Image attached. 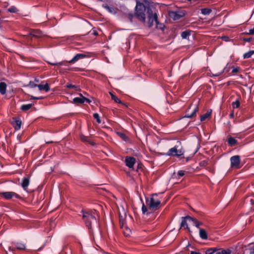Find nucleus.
<instances>
[{"label": "nucleus", "mask_w": 254, "mask_h": 254, "mask_svg": "<svg viewBox=\"0 0 254 254\" xmlns=\"http://www.w3.org/2000/svg\"><path fill=\"white\" fill-rule=\"evenodd\" d=\"M82 219L86 226L89 230V233H93L92 226L97 225L98 221L96 218V211L95 210H82L81 211Z\"/></svg>", "instance_id": "1"}, {"label": "nucleus", "mask_w": 254, "mask_h": 254, "mask_svg": "<svg viewBox=\"0 0 254 254\" xmlns=\"http://www.w3.org/2000/svg\"><path fill=\"white\" fill-rule=\"evenodd\" d=\"M151 9L149 6H145L143 3L137 1L135 6V16L136 18L142 22H145L147 11Z\"/></svg>", "instance_id": "2"}, {"label": "nucleus", "mask_w": 254, "mask_h": 254, "mask_svg": "<svg viewBox=\"0 0 254 254\" xmlns=\"http://www.w3.org/2000/svg\"><path fill=\"white\" fill-rule=\"evenodd\" d=\"M181 142L180 141H177V144L175 145L173 147L169 149L165 155L169 156H175L179 157L184 154V150L183 149V147L181 146Z\"/></svg>", "instance_id": "3"}, {"label": "nucleus", "mask_w": 254, "mask_h": 254, "mask_svg": "<svg viewBox=\"0 0 254 254\" xmlns=\"http://www.w3.org/2000/svg\"><path fill=\"white\" fill-rule=\"evenodd\" d=\"M44 36L42 31L40 30L32 29L26 36L28 39H30V44H32L33 42V38L37 39L39 41Z\"/></svg>", "instance_id": "4"}, {"label": "nucleus", "mask_w": 254, "mask_h": 254, "mask_svg": "<svg viewBox=\"0 0 254 254\" xmlns=\"http://www.w3.org/2000/svg\"><path fill=\"white\" fill-rule=\"evenodd\" d=\"M146 203L152 211L156 210L161 204L159 200H155L153 197L146 198Z\"/></svg>", "instance_id": "5"}, {"label": "nucleus", "mask_w": 254, "mask_h": 254, "mask_svg": "<svg viewBox=\"0 0 254 254\" xmlns=\"http://www.w3.org/2000/svg\"><path fill=\"white\" fill-rule=\"evenodd\" d=\"M146 15L148 19V25L149 27L153 25L154 22H155V24H158L157 14L156 12L153 13L152 9L148 10Z\"/></svg>", "instance_id": "6"}, {"label": "nucleus", "mask_w": 254, "mask_h": 254, "mask_svg": "<svg viewBox=\"0 0 254 254\" xmlns=\"http://www.w3.org/2000/svg\"><path fill=\"white\" fill-rule=\"evenodd\" d=\"M87 57V55L84 54H77L71 60L69 61H64L59 63H57L56 64L57 65L61 66V65H67V63L69 64H74L77 61H78L80 59H82Z\"/></svg>", "instance_id": "7"}, {"label": "nucleus", "mask_w": 254, "mask_h": 254, "mask_svg": "<svg viewBox=\"0 0 254 254\" xmlns=\"http://www.w3.org/2000/svg\"><path fill=\"white\" fill-rule=\"evenodd\" d=\"M0 196L7 200H9L13 198L18 199H22V197L19 194L13 191L0 192Z\"/></svg>", "instance_id": "8"}, {"label": "nucleus", "mask_w": 254, "mask_h": 254, "mask_svg": "<svg viewBox=\"0 0 254 254\" xmlns=\"http://www.w3.org/2000/svg\"><path fill=\"white\" fill-rule=\"evenodd\" d=\"M231 167L232 168L239 169L240 166V157L239 155H235L230 158Z\"/></svg>", "instance_id": "9"}, {"label": "nucleus", "mask_w": 254, "mask_h": 254, "mask_svg": "<svg viewBox=\"0 0 254 254\" xmlns=\"http://www.w3.org/2000/svg\"><path fill=\"white\" fill-rule=\"evenodd\" d=\"M192 106H190L189 108L187 109L186 112V114L184 118H193L195 117L196 115V113L198 112V107L196 106L194 107V108L192 109V112L191 113L190 112V110L191 109Z\"/></svg>", "instance_id": "10"}, {"label": "nucleus", "mask_w": 254, "mask_h": 254, "mask_svg": "<svg viewBox=\"0 0 254 254\" xmlns=\"http://www.w3.org/2000/svg\"><path fill=\"white\" fill-rule=\"evenodd\" d=\"M125 163L127 167L133 170L134 165L136 163V159L133 157L127 156L125 157Z\"/></svg>", "instance_id": "11"}, {"label": "nucleus", "mask_w": 254, "mask_h": 254, "mask_svg": "<svg viewBox=\"0 0 254 254\" xmlns=\"http://www.w3.org/2000/svg\"><path fill=\"white\" fill-rule=\"evenodd\" d=\"M169 16L174 20H179L185 16V13L182 11H171L169 13Z\"/></svg>", "instance_id": "12"}, {"label": "nucleus", "mask_w": 254, "mask_h": 254, "mask_svg": "<svg viewBox=\"0 0 254 254\" xmlns=\"http://www.w3.org/2000/svg\"><path fill=\"white\" fill-rule=\"evenodd\" d=\"M14 247H9L8 249L9 251H14L15 249L19 250H24L26 248V246L24 243L17 242L13 244Z\"/></svg>", "instance_id": "13"}, {"label": "nucleus", "mask_w": 254, "mask_h": 254, "mask_svg": "<svg viewBox=\"0 0 254 254\" xmlns=\"http://www.w3.org/2000/svg\"><path fill=\"white\" fill-rule=\"evenodd\" d=\"M79 95L81 96L80 98L76 97L73 99V101L74 103L82 104L85 102L89 103L91 102L89 99L83 97L81 93H79Z\"/></svg>", "instance_id": "14"}, {"label": "nucleus", "mask_w": 254, "mask_h": 254, "mask_svg": "<svg viewBox=\"0 0 254 254\" xmlns=\"http://www.w3.org/2000/svg\"><path fill=\"white\" fill-rule=\"evenodd\" d=\"M189 220L190 221H191L192 220V217L190 216H187L185 217H182V222L181 223V228L184 227L185 229H187L189 231L190 228H189L187 223V221Z\"/></svg>", "instance_id": "15"}, {"label": "nucleus", "mask_w": 254, "mask_h": 254, "mask_svg": "<svg viewBox=\"0 0 254 254\" xmlns=\"http://www.w3.org/2000/svg\"><path fill=\"white\" fill-rule=\"evenodd\" d=\"M30 184V179L28 178L24 177L22 179L21 186L24 190H27V187Z\"/></svg>", "instance_id": "16"}, {"label": "nucleus", "mask_w": 254, "mask_h": 254, "mask_svg": "<svg viewBox=\"0 0 254 254\" xmlns=\"http://www.w3.org/2000/svg\"><path fill=\"white\" fill-rule=\"evenodd\" d=\"M12 125L15 130H18L20 129L21 125V121L19 119H15L12 123Z\"/></svg>", "instance_id": "17"}, {"label": "nucleus", "mask_w": 254, "mask_h": 254, "mask_svg": "<svg viewBox=\"0 0 254 254\" xmlns=\"http://www.w3.org/2000/svg\"><path fill=\"white\" fill-rule=\"evenodd\" d=\"M228 145L231 147H233L238 144V141L234 137L229 136L227 139Z\"/></svg>", "instance_id": "18"}, {"label": "nucleus", "mask_w": 254, "mask_h": 254, "mask_svg": "<svg viewBox=\"0 0 254 254\" xmlns=\"http://www.w3.org/2000/svg\"><path fill=\"white\" fill-rule=\"evenodd\" d=\"M37 87H38L39 90L40 91L44 90L46 92H48L50 90L49 85L47 83H46L45 85H43L41 84H38L37 85Z\"/></svg>", "instance_id": "19"}, {"label": "nucleus", "mask_w": 254, "mask_h": 254, "mask_svg": "<svg viewBox=\"0 0 254 254\" xmlns=\"http://www.w3.org/2000/svg\"><path fill=\"white\" fill-rule=\"evenodd\" d=\"M7 85L5 82H1L0 83V93L4 95L6 93Z\"/></svg>", "instance_id": "20"}, {"label": "nucleus", "mask_w": 254, "mask_h": 254, "mask_svg": "<svg viewBox=\"0 0 254 254\" xmlns=\"http://www.w3.org/2000/svg\"><path fill=\"white\" fill-rule=\"evenodd\" d=\"M102 7L105 8L107 10H108L111 13H116V9L114 8L113 7L109 6L107 4H103Z\"/></svg>", "instance_id": "21"}, {"label": "nucleus", "mask_w": 254, "mask_h": 254, "mask_svg": "<svg viewBox=\"0 0 254 254\" xmlns=\"http://www.w3.org/2000/svg\"><path fill=\"white\" fill-rule=\"evenodd\" d=\"M199 237L203 240L207 239V234L204 229H199Z\"/></svg>", "instance_id": "22"}, {"label": "nucleus", "mask_w": 254, "mask_h": 254, "mask_svg": "<svg viewBox=\"0 0 254 254\" xmlns=\"http://www.w3.org/2000/svg\"><path fill=\"white\" fill-rule=\"evenodd\" d=\"M190 30H186L181 33V36L182 39H187L189 38V36L190 35Z\"/></svg>", "instance_id": "23"}, {"label": "nucleus", "mask_w": 254, "mask_h": 254, "mask_svg": "<svg viewBox=\"0 0 254 254\" xmlns=\"http://www.w3.org/2000/svg\"><path fill=\"white\" fill-rule=\"evenodd\" d=\"M33 106L32 104H23L21 105L20 107V109L22 111H26L29 110Z\"/></svg>", "instance_id": "24"}, {"label": "nucleus", "mask_w": 254, "mask_h": 254, "mask_svg": "<svg viewBox=\"0 0 254 254\" xmlns=\"http://www.w3.org/2000/svg\"><path fill=\"white\" fill-rule=\"evenodd\" d=\"M110 94L111 95L112 99L116 103L122 104L124 105H125V104L123 103L120 99H119L117 96H116L113 93L110 92Z\"/></svg>", "instance_id": "25"}, {"label": "nucleus", "mask_w": 254, "mask_h": 254, "mask_svg": "<svg viewBox=\"0 0 254 254\" xmlns=\"http://www.w3.org/2000/svg\"><path fill=\"white\" fill-rule=\"evenodd\" d=\"M211 114V112L207 111L206 113L200 116V121L203 122L206 119H207L210 116Z\"/></svg>", "instance_id": "26"}, {"label": "nucleus", "mask_w": 254, "mask_h": 254, "mask_svg": "<svg viewBox=\"0 0 254 254\" xmlns=\"http://www.w3.org/2000/svg\"><path fill=\"white\" fill-rule=\"evenodd\" d=\"M191 222H192L193 225H194L196 228H199V229H200L199 226L202 225V222H198L196 219L192 217Z\"/></svg>", "instance_id": "27"}, {"label": "nucleus", "mask_w": 254, "mask_h": 254, "mask_svg": "<svg viewBox=\"0 0 254 254\" xmlns=\"http://www.w3.org/2000/svg\"><path fill=\"white\" fill-rule=\"evenodd\" d=\"M7 11L10 13H18L19 10L15 6L12 5L7 9Z\"/></svg>", "instance_id": "28"}, {"label": "nucleus", "mask_w": 254, "mask_h": 254, "mask_svg": "<svg viewBox=\"0 0 254 254\" xmlns=\"http://www.w3.org/2000/svg\"><path fill=\"white\" fill-rule=\"evenodd\" d=\"M211 11V9L208 8H204L201 9V13L205 15H209Z\"/></svg>", "instance_id": "29"}, {"label": "nucleus", "mask_w": 254, "mask_h": 254, "mask_svg": "<svg viewBox=\"0 0 254 254\" xmlns=\"http://www.w3.org/2000/svg\"><path fill=\"white\" fill-rule=\"evenodd\" d=\"M254 54V52L253 50L250 51L246 53L243 55V59H246L250 58L252 57V56Z\"/></svg>", "instance_id": "30"}, {"label": "nucleus", "mask_w": 254, "mask_h": 254, "mask_svg": "<svg viewBox=\"0 0 254 254\" xmlns=\"http://www.w3.org/2000/svg\"><path fill=\"white\" fill-rule=\"evenodd\" d=\"M117 134L123 140L125 141L128 140V137L124 133L118 132Z\"/></svg>", "instance_id": "31"}, {"label": "nucleus", "mask_w": 254, "mask_h": 254, "mask_svg": "<svg viewBox=\"0 0 254 254\" xmlns=\"http://www.w3.org/2000/svg\"><path fill=\"white\" fill-rule=\"evenodd\" d=\"M231 251L229 249L221 250L217 252L215 254H231Z\"/></svg>", "instance_id": "32"}, {"label": "nucleus", "mask_w": 254, "mask_h": 254, "mask_svg": "<svg viewBox=\"0 0 254 254\" xmlns=\"http://www.w3.org/2000/svg\"><path fill=\"white\" fill-rule=\"evenodd\" d=\"M232 106L233 108H238L240 107V103L238 99H237L235 101L233 102L232 103Z\"/></svg>", "instance_id": "33"}, {"label": "nucleus", "mask_w": 254, "mask_h": 254, "mask_svg": "<svg viewBox=\"0 0 254 254\" xmlns=\"http://www.w3.org/2000/svg\"><path fill=\"white\" fill-rule=\"evenodd\" d=\"M65 87L66 88H73L75 90H78L79 89V86H76V85H72L71 84H70V83H67L65 85Z\"/></svg>", "instance_id": "34"}, {"label": "nucleus", "mask_w": 254, "mask_h": 254, "mask_svg": "<svg viewBox=\"0 0 254 254\" xmlns=\"http://www.w3.org/2000/svg\"><path fill=\"white\" fill-rule=\"evenodd\" d=\"M216 252V249L214 248H209L205 251V254H213Z\"/></svg>", "instance_id": "35"}, {"label": "nucleus", "mask_w": 254, "mask_h": 254, "mask_svg": "<svg viewBox=\"0 0 254 254\" xmlns=\"http://www.w3.org/2000/svg\"><path fill=\"white\" fill-rule=\"evenodd\" d=\"M185 174V171L183 170H179L177 173V178L179 179L181 177H183Z\"/></svg>", "instance_id": "36"}, {"label": "nucleus", "mask_w": 254, "mask_h": 254, "mask_svg": "<svg viewBox=\"0 0 254 254\" xmlns=\"http://www.w3.org/2000/svg\"><path fill=\"white\" fill-rule=\"evenodd\" d=\"M93 117L96 120V122L98 124H100L101 123V121L100 119V116L98 113H94L93 114Z\"/></svg>", "instance_id": "37"}, {"label": "nucleus", "mask_w": 254, "mask_h": 254, "mask_svg": "<svg viewBox=\"0 0 254 254\" xmlns=\"http://www.w3.org/2000/svg\"><path fill=\"white\" fill-rule=\"evenodd\" d=\"M131 231L130 229L127 227H126V231H124V235L126 237H128L130 235Z\"/></svg>", "instance_id": "38"}, {"label": "nucleus", "mask_w": 254, "mask_h": 254, "mask_svg": "<svg viewBox=\"0 0 254 254\" xmlns=\"http://www.w3.org/2000/svg\"><path fill=\"white\" fill-rule=\"evenodd\" d=\"M120 224L122 227L125 221V217L123 216L120 213H119Z\"/></svg>", "instance_id": "39"}, {"label": "nucleus", "mask_w": 254, "mask_h": 254, "mask_svg": "<svg viewBox=\"0 0 254 254\" xmlns=\"http://www.w3.org/2000/svg\"><path fill=\"white\" fill-rule=\"evenodd\" d=\"M73 71H84L85 69L82 68L77 67H73L71 69Z\"/></svg>", "instance_id": "40"}, {"label": "nucleus", "mask_w": 254, "mask_h": 254, "mask_svg": "<svg viewBox=\"0 0 254 254\" xmlns=\"http://www.w3.org/2000/svg\"><path fill=\"white\" fill-rule=\"evenodd\" d=\"M38 85V84H35L33 81H30L28 85H27V86H29L31 88H35V87H37Z\"/></svg>", "instance_id": "41"}, {"label": "nucleus", "mask_w": 254, "mask_h": 254, "mask_svg": "<svg viewBox=\"0 0 254 254\" xmlns=\"http://www.w3.org/2000/svg\"><path fill=\"white\" fill-rule=\"evenodd\" d=\"M134 16V15L133 13H129L127 15V18H128L130 22H132Z\"/></svg>", "instance_id": "42"}, {"label": "nucleus", "mask_w": 254, "mask_h": 254, "mask_svg": "<svg viewBox=\"0 0 254 254\" xmlns=\"http://www.w3.org/2000/svg\"><path fill=\"white\" fill-rule=\"evenodd\" d=\"M208 160H203L200 162L199 165L201 167H205L208 165Z\"/></svg>", "instance_id": "43"}, {"label": "nucleus", "mask_w": 254, "mask_h": 254, "mask_svg": "<svg viewBox=\"0 0 254 254\" xmlns=\"http://www.w3.org/2000/svg\"><path fill=\"white\" fill-rule=\"evenodd\" d=\"M232 68H233V69H232V72L233 73H236L239 72L240 70V67H235L233 66Z\"/></svg>", "instance_id": "44"}, {"label": "nucleus", "mask_w": 254, "mask_h": 254, "mask_svg": "<svg viewBox=\"0 0 254 254\" xmlns=\"http://www.w3.org/2000/svg\"><path fill=\"white\" fill-rule=\"evenodd\" d=\"M142 212L143 214H145L147 211V208L145 205L144 203L142 202V206L141 208Z\"/></svg>", "instance_id": "45"}, {"label": "nucleus", "mask_w": 254, "mask_h": 254, "mask_svg": "<svg viewBox=\"0 0 254 254\" xmlns=\"http://www.w3.org/2000/svg\"><path fill=\"white\" fill-rule=\"evenodd\" d=\"M164 26H165L164 25H163V24L160 23L159 21H158V25H157V24H156V27L157 29H160L163 30Z\"/></svg>", "instance_id": "46"}, {"label": "nucleus", "mask_w": 254, "mask_h": 254, "mask_svg": "<svg viewBox=\"0 0 254 254\" xmlns=\"http://www.w3.org/2000/svg\"><path fill=\"white\" fill-rule=\"evenodd\" d=\"M242 34L254 35V28L250 29L249 32H244Z\"/></svg>", "instance_id": "47"}, {"label": "nucleus", "mask_w": 254, "mask_h": 254, "mask_svg": "<svg viewBox=\"0 0 254 254\" xmlns=\"http://www.w3.org/2000/svg\"><path fill=\"white\" fill-rule=\"evenodd\" d=\"M253 39V38L250 37V38H243V40L245 42H251Z\"/></svg>", "instance_id": "48"}, {"label": "nucleus", "mask_w": 254, "mask_h": 254, "mask_svg": "<svg viewBox=\"0 0 254 254\" xmlns=\"http://www.w3.org/2000/svg\"><path fill=\"white\" fill-rule=\"evenodd\" d=\"M42 99H43V97H34V96H32L31 97V99L40 100Z\"/></svg>", "instance_id": "49"}, {"label": "nucleus", "mask_w": 254, "mask_h": 254, "mask_svg": "<svg viewBox=\"0 0 254 254\" xmlns=\"http://www.w3.org/2000/svg\"><path fill=\"white\" fill-rule=\"evenodd\" d=\"M197 150H196L193 154V155L191 156V157H188L187 158H186V162H188L189 161H190V159L192 157V156H193V155L197 152Z\"/></svg>", "instance_id": "50"}, {"label": "nucleus", "mask_w": 254, "mask_h": 254, "mask_svg": "<svg viewBox=\"0 0 254 254\" xmlns=\"http://www.w3.org/2000/svg\"><path fill=\"white\" fill-rule=\"evenodd\" d=\"M229 117L230 118L232 119L234 117V111H232L229 115Z\"/></svg>", "instance_id": "51"}, {"label": "nucleus", "mask_w": 254, "mask_h": 254, "mask_svg": "<svg viewBox=\"0 0 254 254\" xmlns=\"http://www.w3.org/2000/svg\"><path fill=\"white\" fill-rule=\"evenodd\" d=\"M190 254H200V253L194 251H191Z\"/></svg>", "instance_id": "52"}, {"label": "nucleus", "mask_w": 254, "mask_h": 254, "mask_svg": "<svg viewBox=\"0 0 254 254\" xmlns=\"http://www.w3.org/2000/svg\"><path fill=\"white\" fill-rule=\"evenodd\" d=\"M45 244H44V245H43L41 247H40L38 249V251H40L44 247H45Z\"/></svg>", "instance_id": "53"}, {"label": "nucleus", "mask_w": 254, "mask_h": 254, "mask_svg": "<svg viewBox=\"0 0 254 254\" xmlns=\"http://www.w3.org/2000/svg\"><path fill=\"white\" fill-rule=\"evenodd\" d=\"M48 64L51 65H57L56 64H57V63H53L48 62Z\"/></svg>", "instance_id": "54"}, {"label": "nucleus", "mask_w": 254, "mask_h": 254, "mask_svg": "<svg viewBox=\"0 0 254 254\" xmlns=\"http://www.w3.org/2000/svg\"><path fill=\"white\" fill-rule=\"evenodd\" d=\"M86 137H85V136H83L82 137H81V139H82V140H83V141H86Z\"/></svg>", "instance_id": "55"}, {"label": "nucleus", "mask_w": 254, "mask_h": 254, "mask_svg": "<svg viewBox=\"0 0 254 254\" xmlns=\"http://www.w3.org/2000/svg\"><path fill=\"white\" fill-rule=\"evenodd\" d=\"M8 5H9L8 3H7V2H5V3H4V6L5 7H6L8 6Z\"/></svg>", "instance_id": "56"}, {"label": "nucleus", "mask_w": 254, "mask_h": 254, "mask_svg": "<svg viewBox=\"0 0 254 254\" xmlns=\"http://www.w3.org/2000/svg\"><path fill=\"white\" fill-rule=\"evenodd\" d=\"M72 67H68L66 69L68 70L72 71V70L71 69L72 68Z\"/></svg>", "instance_id": "57"}, {"label": "nucleus", "mask_w": 254, "mask_h": 254, "mask_svg": "<svg viewBox=\"0 0 254 254\" xmlns=\"http://www.w3.org/2000/svg\"><path fill=\"white\" fill-rule=\"evenodd\" d=\"M93 34H94V35H98V33H97V32L96 31H94L93 32Z\"/></svg>", "instance_id": "58"}, {"label": "nucleus", "mask_w": 254, "mask_h": 254, "mask_svg": "<svg viewBox=\"0 0 254 254\" xmlns=\"http://www.w3.org/2000/svg\"><path fill=\"white\" fill-rule=\"evenodd\" d=\"M35 81L36 82H39V80H38V79H35Z\"/></svg>", "instance_id": "59"}, {"label": "nucleus", "mask_w": 254, "mask_h": 254, "mask_svg": "<svg viewBox=\"0 0 254 254\" xmlns=\"http://www.w3.org/2000/svg\"><path fill=\"white\" fill-rule=\"evenodd\" d=\"M157 194L156 193H155V194H153V196H157Z\"/></svg>", "instance_id": "60"}, {"label": "nucleus", "mask_w": 254, "mask_h": 254, "mask_svg": "<svg viewBox=\"0 0 254 254\" xmlns=\"http://www.w3.org/2000/svg\"><path fill=\"white\" fill-rule=\"evenodd\" d=\"M33 47H35V48L38 47V46L37 45H33Z\"/></svg>", "instance_id": "61"}, {"label": "nucleus", "mask_w": 254, "mask_h": 254, "mask_svg": "<svg viewBox=\"0 0 254 254\" xmlns=\"http://www.w3.org/2000/svg\"><path fill=\"white\" fill-rule=\"evenodd\" d=\"M228 124H230V121H228Z\"/></svg>", "instance_id": "62"}, {"label": "nucleus", "mask_w": 254, "mask_h": 254, "mask_svg": "<svg viewBox=\"0 0 254 254\" xmlns=\"http://www.w3.org/2000/svg\"><path fill=\"white\" fill-rule=\"evenodd\" d=\"M253 51H254V50H253Z\"/></svg>", "instance_id": "63"}]
</instances>
